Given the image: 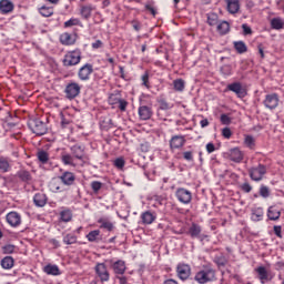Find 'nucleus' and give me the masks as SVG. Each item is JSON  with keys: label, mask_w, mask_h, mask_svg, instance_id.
I'll return each mask as SVG.
<instances>
[{"label": "nucleus", "mask_w": 284, "mask_h": 284, "mask_svg": "<svg viewBox=\"0 0 284 284\" xmlns=\"http://www.w3.org/2000/svg\"><path fill=\"white\" fill-rule=\"evenodd\" d=\"M216 278V271L211 266H205L203 270L195 274V281L200 284H205Z\"/></svg>", "instance_id": "f257e3e1"}, {"label": "nucleus", "mask_w": 284, "mask_h": 284, "mask_svg": "<svg viewBox=\"0 0 284 284\" xmlns=\"http://www.w3.org/2000/svg\"><path fill=\"white\" fill-rule=\"evenodd\" d=\"M64 68H72L73 65H79L81 63V51L75 49L73 51H68L62 60Z\"/></svg>", "instance_id": "f03ea898"}, {"label": "nucleus", "mask_w": 284, "mask_h": 284, "mask_svg": "<svg viewBox=\"0 0 284 284\" xmlns=\"http://www.w3.org/2000/svg\"><path fill=\"white\" fill-rule=\"evenodd\" d=\"M265 174H267V166L264 164H258L257 166L248 169L250 179L256 183L263 181V179H265Z\"/></svg>", "instance_id": "7ed1b4c3"}, {"label": "nucleus", "mask_w": 284, "mask_h": 284, "mask_svg": "<svg viewBox=\"0 0 284 284\" xmlns=\"http://www.w3.org/2000/svg\"><path fill=\"white\" fill-rule=\"evenodd\" d=\"M29 128L32 133L37 134L38 136H43V134L48 133V124L40 119L30 120Z\"/></svg>", "instance_id": "20e7f679"}, {"label": "nucleus", "mask_w": 284, "mask_h": 284, "mask_svg": "<svg viewBox=\"0 0 284 284\" xmlns=\"http://www.w3.org/2000/svg\"><path fill=\"white\" fill-rule=\"evenodd\" d=\"M71 154L81 162V165H85L88 155H85V146L83 144H74L70 148Z\"/></svg>", "instance_id": "39448f33"}, {"label": "nucleus", "mask_w": 284, "mask_h": 284, "mask_svg": "<svg viewBox=\"0 0 284 284\" xmlns=\"http://www.w3.org/2000/svg\"><path fill=\"white\" fill-rule=\"evenodd\" d=\"M64 94L69 101L77 99V97L81 94V84L77 82H69L64 89Z\"/></svg>", "instance_id": "423d86ee"}, {"label": "nucleus", "mask_w": 284, "mask_h": 284, "mask_svg": "<svg viewBox=\"0 0 284 284\" xmlns=\"http://www.w3.org/2000/svg\"><path fill=\"white\" fill-rule=\"evenodd\" d=\"M175 196L180 203H183V205H190L192 203V192L184 187H179L175 191Z\"/></svg>", "instance_id": "0eeeda50"}, {"label": "nucleus", "mask_w": 284, "mask_h": 284, "mask_svg": "<svg viewBox=\"0 0 284 284\" xmlns=\"http://www.w3.org/2000/svg\"><path fill=\"white\" fill-rule=\"evenodd\" d=\"M203 229L201 227V225L196 224V223H192L191 226L189 227L186 234L191 237V239H197L199 241H205V239H207V235L203 234Z\"/></svg>", "instance_id": "6e6552de"}, {"label": "nucleus", "mask_w": 284, "mask_h": 284, "mask_svg": "<svg viewBox=\"0 0 284 284\" xmlns=\"http://www.w3.org/2000/svg\"><path fill=\"white\" fill-rule=\"evenodd\" d=\"M95 274L101 283H108V281H110V271H108L105 263H98L95 265Z\"/></svg>", "instance_id": "1a4fd4ad"}, {"label": "nucleus", "mask_w": 284, "mask_h": 284, "mask_svg": "<svg viewBox=\"0 0 284 284\" xmlns=\"http://www.w3.org/2000/svg\"><path fill=\"white\" fill-rule=\"evenodd\" d=\"M226 90L230 92H234L239 99H245L247 97V91L245 88H243V84L241 82H234L231 84H227Z\"/></svg>", "instance_id": "9d476101"}, {"label": "nucleus", "mask_w": 284, "mask_h": 284, "mask_svg": "<svg viewBox=\"0 0 284 284\" xmlns=\"http://www.w3.org/2000/svg\"><path fill=\"white\" fill-rule=\"evenodd\" d=\"M176 274L181 281H187L192 274V267L189 264L180 263L176 266Z\"/></svg>", "instance_id": "9b49d317"}, {"label": "nucleus", "mask_w": 284, "mask_h": 284, "mask_svg": "<svg viewBox=\"0 0 284 284\" xmlns=\"http://www.w3.org/2000/svg\"><path fill=\"white\" fill-rule=\"evenodd\" d=\"M94 72V67L92 64L87 63L78 71V77L80 81H90L91 74Z\"/></svg>", "instance_id": "f8f14e48"}, {"label": "nucleus", "mask_w": 284, "mask_h": 284, "mask_svg": "<svg viewBox=\"0 0 284 284\" xmlns=\"http://www.w3.org/2000/svg\"><path fill=\"white\" fill-rule=\"evenodd\" d=\"M6 221L11 227H19L21 225V214L17 211H11L6 215Z\"/></svg>", "instance_id": "ddd939ff"}, {"label": "nucleus", "mask_w": 284, "mask_h": 284, "mask_svg": "<svg viewBox=\"0 0 284 284\" xmlns=\"http://www.w3.org/2000/svg\"><path fill=\"white\" fill-rule=\"evenodd\" d=\"M278 101H280L278 95L276 93H271L265 95L263 104L268 110H276V108H278Z\"/></svg>", "instance_id": "4468645a"}, {"label": "nucleus", "mask_w": 284, "mask_h": 284, "mask_svg": "<svg viewBox=\"0 0 284 284\" xmlns=\"http://www.w3.org/2000/svg\"><path fill=\"white\" fill-rule=\"evenodd\" d=\"M58 179L59 181H61L63 185H67V187H70L74 185V182L77 181V175H74V173L70 171H64L60 176H58Z\"/></svg>", "instance_id": "2eb2a0df"}, {"label": "nucleus", "mask_w": 284, "mask_h": 284, "mask_svg": "<svg viewBox=\"0 0 284 284\" xmlns=\"http://www.w3.org/2000/svg\"><path fill=\"white\" fill-rule=\"evenodd\" d=\"M227 156L230 161H233V163H243V159H245V152L241 151L239 148H234L227 152Z\"/></svg>", "instance_id": "dca6fc26"}, {"label": "nucleus", "mask_w": 284, "mask_h": 284, "mask_svg": "<svg viewBox=\"0 0 284 284\" xmlns=\"http://www.w3.org/2000/svg\"><path fill=\"white\" fill-rule=\"evenodd\" d=\"M185 141L184 135H173L170 140L171 150H181L185 145Z\"/></svg>", "instance_id": "f3484780"}, {"label": "nucleus", "mask_w": 284, "mask_h": 284, "mask_svg": "<svg viewBox=\"0 0 284 284\" xmlns=\"http://www.w3.org/2000/svg\"><path fill=\"white\" fill-rule=\"evenodd\" d=\"M111 267L116 276H123V274H125V270H128V267L125 266V261L123 260H118L113 262Z\"/></svg>", "instance_id": "a211bd4d"}, {"label": "nucleus", "mask_w": 284, "mask_h": 284, "mask_svg": "<svg viewBox=\"0 0 284 284\" xmlns=\"http://www.w3.org/2000/svg\"><path fill=\"white\" fill-rule=\"evenodd\" d=\"M226 4V10L230 14H237L239 10H241V1L240 0H224Z\"/></svg>", "instance_id": "6ab92c4d"}, {"label": "nucleus", "mask_w": 284, "mask_h": 284, "mask_svg": "<svg viewBox=\"0 0 284 284\" xmlns=\"http://www.w3.org/2000/svg\"><path fill=\"white\" fill-rule=\"evenodd\" d=\"M95 8L92 4H81L80 6V14L82 17V19H85L88 21V19H90V17H92V12H94Z\"/></svg>", "instance_id": "aec40b11"}, {"label": "nucleus", "mask_w": 284, "mask_h": 284, "mask_svg": "<svg viewBox=\"0 0 284 284\" xmlns=\"http://www.w3.org/2000/svg\"><path fill=\"white\" fill-rule=\"evenodd\" d=\"M141 221L143 225H152V223L156 221V213L145 211L141 214Z\"/></svg>", "instance_id": "412c9836"}, {"label": "nucleus", "mask_w": 284, "mask_h": 284, "mask_svg": "<svg viewBox=\"0 0 284 284\" xmlns=\"http://www.w3.org/2000/svg\"><path fill=\"white\" fill-rule=\"evenodd\" d=\"M152 108L148 105H142L139 108V116L142 121H149V119H152Z\"/></svg>", "instance_id": "4be33fe9"}, {"label": "nucleus", "mask_w": 284, "mask_h": 284, "mask_svg": "<svg viewBox=\"0 0 284 284\" xmlns=\"http://www.w3.org/2000/svg\"><path fill=\"white\" fill-rule=\"evenodd\" d=\"M14 10V3L10 0L0 1V12L1 14H10Z\"/></svg>", "instance_id": "5701e85b"}, {"label": "nucleus", "mask_w": 284, "mask_h": 284, "mask_svg": "<svg viewBox=\"0 0 284 284\" xmlns=\"http://www.w3.org/2000/svg\"><path fill=\"white\" fill-rule=\"evenodd\" d=\"M60 42L62 45H74L77 43V36H72L68 32L60 36Z\"/></svg>", "instance_id": "b1692460"}, {"label": "nucleus", "mask_w": 284, "mask_h": 284, "mask_svg": "<svg viewBox=\"0 0 284 284\" xmlns=\"http://www.w3.org/2000/svg\"><path fill=\"white\" fill-rule=\"evenodd\" d=\"M17 179L21 180L22 183H30L32 181V174L30 171L21 169L16 173Z\"/></svg>", "instance_id": "393cba45"}, {"label": "nucleus", "mask_w": 284, "mask_h": 284, "mask_svg": "<svg viewBox=\"0 0 284 284\" xmlns=\"http://www.w3.org/2000/svg\"><path fill=\"white\" fill-rule=\"evenodd\" d=\"M267 216L270 221H278V219H281V210L278 209V206H270L267 210Z\"/></svg>", "instance_id": "a878e982"}, {"label": "nucleus", "mask_w": 284, "mask_h": 284, "mask_svg": "<svg viewBox=\"0 0 284 284\" xmlns=\"http://www.w3.org/2000/svg\"><path fill=\"white\" fill-rule=\"evenodd\" d=\"M256 274H258V278L262 284H265V281H270V272L265 266H258L255 268Z\"/></svg>", "instance_id": "bb28decb"}, {"label": "nucleus", "mask_w": 284, "mask_h": 284, "mask_svg": "<svg viewBox=\"0 0 284 284\" xmlns=\"http://www.w3.org/2000/svg\"><path fill=\"white\" fill-rule=\"evenodd\" d=\"M77 158L70 153H62L61 161L63 165H70L71 168H77V163L74 162Z\"/></svg>", "instance_id": "cd10ccee"}, {"label": "nucleus", "mask_w": 284, "mask_h": 284, "mask_svg": "<svg viewBox=\"0 0 284 284\" xmlns=\"http://www.w3.org/2000/svg\"><path fill=\"white\" fill-rule=\"evenodd\" d=\"M33 203L37 207H44L45 203H48V197L43 193H37L33 196Z\"/></svg>", "instance_id": "c85d7f7f"}, {"label": "nucleus", "mask_w": 284, "mask_h": 284, "mask_svg": "<svg viewBox=\"0 0 284 284\" xmlns=\"http://www.w3.org/2000/svg\"><path fill=\"white\" fill-rule=\"evenodd\" d=\"M44 273L50 276H61V271L59 270L58 265L48 264L43 268Z\"/></svg>", "instance_id": "c756f323"}, {"label": "nucleus", "mask_w": 284, "mask_h": 284, "mask_svg": "<svg viewBox=\"0 0 284 284\" xmlns=\"http://www.w3.org/2000/svg\"><path fill=\"white\" fill-rule=\"evenodd\" d=\"M98 223L100 224L101 230H106L108 232H112V230H114V223H112L108 219L102 217L98 220Z\"/></svg>", "instance_id": "7c9ffc66"}, {"label": "nucleus", "mask_w": 284, "mask_h": 284, "mask_svg": "<svg viewBox=\"0 0 284 284\" xmlns=\"http://www.w3.org/2000/svg\"><path fill=\"white\" fill-rule=\"evenodd\" d=\"M1 267H3V270H12V267H14V258H12V256H6L2 258Z\"/></svg>", "instance_id": "2f4dec72"}, {"label": "nucleus", "mask_w": 284, "mask_h": 284, "mask_svg": "<svg viewBox=\"0 0 284 284\" xmlns=\"http://www.w3.org/2000/svg\"><path fill=\"white\" fill-rule=\"evenodd\" d=\"M233 45L237 54H245V52H247V44L243 41H235Z\"/></svg>", "instance_id": "473e14b6"}, {"label": "nucleus", "mask_w": 284, "mask_h": 284, "mask_svg": "<svg viewBox=\"0 0 284 284\" xmlns=\"http://www.w3.org/2000/svg\"><path fill=\"white\" fill-rule=\"evenodd\" d=\"M60 219L63 223H70L72 221V211L70 209H64L60 212Z\"/></svg>", "instance_id": "72a5a7b5"}, {"label": "nucleus", "mask_w": 284, "mask_h": 284, "mask_svg": "<svg viewBox=\"0 0 284 284\" xmlns=\"http://www.w3.org/2000/svg\"><path fill=\"white\" fill-rule=\"evenodd\" d=\"M271 27L273 30H283L284 21L281 18H273L271 20Z\"/></svg>", "instance_id": "f704fd0d"}, {"label": "nucleus", "mask_w": 284, "mask_h": 284, "mask_svg": "<svg viewBox=\"0 0 284 284\" xmlns=\"http://www.w3.org/2000/svg\"><path fill=\"white\" fill-rule=\"evenodd\" d=\"M173 89L175 92H183L185 90V80L176 79L173 81Z\"/></svg>", "instance_id": "c9c22d12"}, {"label": "nucleus", "mask_w": 284, "mask_h": 284, "mask_svg": "<svg viewBox=\"0 0 284 284\" xmlns=\"http://www.w3.org/2000/svg\"><path fill=\"white\" fill-rule=\"evenodd\" d=\"M99 236H101V231L94 230L89 232L87 239L90 243H97L99 241Z\"/></svg>", "instance_id": "e433bc0d"}, {"label": "nucleus", "mask_w": 284, "mask_h": 284, "mask_svg": "<svg viewBox=\"0 0 284 284\" xmlns=\"http://www.w3.org/2000/svg\"><path fill=\"white\" fill-rule=\"evenodd\" d=\"M78 237L77 235L72 234V233H68L67 235L63 236V243L65 245H74V243H77Z\"/></svg>", "instance_id": "4c0bfd02"}, {"label": "nucleus", "mask_w": 284, "mask_h": 284, "mask_svg": "<svg viewBox=\"0 0 284 284\" xmlns=\"http://www.w3.org/2000/svg\"><path fill=\"white\" fill-rule=\"evenodd\" d=\"M217 32L220 34H227V32H230V23L227 21H222L217 24Z\"/></svg>", "instance_id": "58836bf2"}, {"label": "nucleus", "mask_w": 284, "mask_h": 284, "mask_svg": "<svg viewBox=\"0 0 284 284\" xmlns=\"http://www.w3.org/2000/svg\"><path fill=\"white\" fill-rule=\"evenodd\" d=\"M252 221H263V207H257L252 211Z\"/></svg>", "instance_id": "ea45409f"}, {"label": "nucleus", "mask_w": 284, "mask_h": 284, "mask_svg": "<svg viewBox=\"0 0 284 284\" xmlns=\"http://www.w3.org/2000/svg\"><path fill=\"white\" fill-rule=\"evenodd\" d=\"M0 172H10V161L7 158H0Z\"/></svg>", "instance_id": "a19ab883"}, {"label": "nucleus", "mask_w": 284, "mask_h": 284, "mask_svg": "<svg viewBox=\"0 0 284 284\" xmlns=\"http://www.w3.org/2000/svg\"><path fill=\"white\" fill-rule=\"evenodd\" d=\"M39 12L42 17H52V14H54V9L52 7H41Z\"/></svg>", "instance_id": "79ce46f5"}, {"label": "nucleus", "mask_w": 284, "mask_h": 284, "mask_svg": "<svg viewBox=\"0 0 284 284\" xmlns=\"http://www.w3.org/2000/svg\"><path fill=\"white\" fill-rule=\"evenodd\" d=\"M37 158L40 161V163H43V164H45V163H48V161H50V154H48V152H45V151H39L37 153Z\"/></svg>", "instance_id": "37998d69"}, {"label": "nucleus", "mask_w": 284, "mask_h": 284, "mask_svg": "<svg viewBox=\"0 0 284 284\" xmlns=\"http://www.w3.org/2000/svg\"><path fill=\"white\" fill-rule=\"evenodd\" d=\"M214 263L217 265V267H225V265H227V258L225 255L215 256Z\"/></svg>", "instance_id": "c03bdc74"}, {"label": "nucleus", "mask_w": 284, "mask_h": 284, "mask_svg": "<svg viewBox=\"0 0 284 284\" xmlns=\"http://www.w3.org/2000/svg\"><path fill=\"white\" fill-rule=\"evenodd\" d=\"M244 145H246V148H248L250 150H254V145H256L254 136L245 135V138H244Z\"/></svg>", "instance_id": "a18cd8bd"}, {"label": "nucleus", "mask_w": 284, "mask_h": 284, "mask_svg": "<svg viewBox=\"0 0 284 284\" xmlns=\"http://www.w3.org/2000/svg\"><path fill=\"white\" fill-rule=\"evenodd\" d=\"M103 187V183L100 181H93L91 182V190L93 193L99 194L101 192V189Z\"/></svg>", "instance_id": "49530a36"}, {"label": "nucleus", "mask_w": 284, "mask_h": 284, "mask_svg": "<svg viewBox=\"0 0 284 284\" xmlns=\"http://www.w3.org/2000/svg\"><path fill=\"white\" fill-rule=\"evenodd\" d=\"M207 23L209 26H216L219 23V16L216 13H209Z\"/></svg>", "instance_id": "de8ad7c7"}, {"label": "nucleus", "mask_w": 284, "mask_h": 284, "mask_svg": "<svg viewBox=\"0 0 284 284\" xmlns=\"http://www.w3.org/2000/svg\"><path fill=\"white\" fill-rule=\"evenodd\" d=\"M50 190L51 192H62L61 184H59V181L52 180L50 183Z\"/></svg>", "instance_id": "09e8293b"}, {"label": "nucleus", "mask_w": 284, "mask_h": 284, "mask_svg": "<svg viewBox=\"0 0 284 284\" xmlns=\"http://www.w3.org/2000/svg\"><path fill=\"white\" fill-rule=\"evenodd\" d=\"M72 26H81V20L78 18H71L64 22V28H72Z\"/></svg>", "instance_id": "8fccbe9b"}, {"label": "nucleus", "mask_w": 284, "mask_h": 284, "mask_svg": "<svg viewBox=\"0 0 284 284\" xmlns=\"http://www.w3.org/2000/svg\"><path fill=\"white\" fill-rule=\"evenodd\" d=\"M16 250H17V246H14L13 244H7L2 246L3 254H14Z\"/></svg>", "instance_id": "3c124183"}, {"label": "nucleus", "mask_w": 284, "mask_h": 284, "mask_svg": "<svg viewBox=\"0 0 284 284\" xmlns=\"http://www.w3.org/2000/svg\"><path fill=\"white\" fill-rule=\"evenodd\" d=\"M115 103H119V110H121V112H125V110L128 108V101L119 98V99H116Z\"/></svg>", "instance_id": "603ef678"}, {"label": "nucleus", "mask_w": 284, "mask_h": 284, "mask_svg": "<svg viewBox=\"0 0 284 284\" xmlns=\"http://www.w3.org/2000/svg\"><path fill=\"white\" fill-rule=\"evenodd\" d=\"M260 195L263 197V199H268L270 196V187L265 186V185H262L260 187Z\"/></svg>", "instance_id": "864d4df0"}, {"label": "nucleus", "mask_w": 284, "mask_h": 284, "mask_svg": "<svg viewBox=\"0 0 284 284\" xmlns=\"http://www.w3.org/2000/svg\"><path fill=\"white\" fill-rule=\"evenodd\" d=\"M141 79L142 85H144V88H150V73L148 71L144 72Z\"/></svg>", "instance_id": "5fc2aeb1"}, {"label": "nucleus", "mask_w": 284, "mask_h": 284, "mask_svg": "<svg viewBox=\"0 0 284 284\" xmlns=\"http://www.w3.org/2000/svg\"><path fill=\"white\" fill-rule=\"evenodd\" d=\"M220 121L223 125H230V123H232V118H230V115L223 113L220 118Z\"/></svg>", "instance_id": "6e6d98bb"}, {"label": "nucleus", "mask_w": 284, "mask_h": 284, "mask_svg": "<svg viewBox=\"0 0 284 284\" xmlns=\"http://www.w3.org/2000/svg\"><path fill=\"white\" fill-rule=\"evenodd\" d=\"M114 165L118 170H123V168H125V160H123V158H118L114 161Z\"/></svg>", "instance_id": "4d7b16f0"}, {"label": "nucleus", "mask_w": 284, "mask_h": 284, "mask_svg": "<svg viewBox=\"0 0 284 284\" xmlns=\"http://www.w3.org/2000/svg\"><path fill=\"white\" fill-rule=\"evenodd\" d=\"M159 103H160V110H170V108H172L170 103L165 101V99L159 100Z\"/></svg>", "instance_id": "13d9d810"}, {"label": "nucleus", "mask_w": 284, "mask_h": 284, "mask_svg": "<svg viewBox=\"0 0 284 284\" xmlns=\"http://www.w3.org/2000/svg\"><path fill=\"white\" fill-rule=\"evenodd\" d=\"M222 136L224 139H232V130L227 126L222 129Z\"/></svg>", "instance_id": "bf43d9fd"}, {"label": "nucleus", "mask_w": 284, "mask_h": 284, "mask_svg": "<svg viewBox=\"0 0 284 284\" xmlns=\"http://www.w3.org/2000/svg\"><path fill=\"white\" fill-rule=\"evenodd\" d=\"M241 190L242 192L250 194V192H252V185L248 182H245L241 185Z\"/></svg>", "instance_id": "052dcab7"}, {"label": "nucleus", "mask_w": 284, "mask_h": 284, "mask_svg": "<svg viewBox=\"0 0 284 284\" xmlns=\"http://www.w3.org/2000/svg\"><path fill=\"white\" fill-rule=\"evenodd\" d=\"M183 159L185 161H194V154L192 153V151H185L183 153Z\"/></svg>", "instance_id": "680f3d73"}, {"label": "nucleus", "mask_w": 284, "mask_h": 284, "mask_svg": "<svg viewBox=\"0 0 284 284\" xmlns=\"http://www.w3.org/2000/svg\"><path fill=\"white\" fill-rule=\"evenodd\" d=\"M91 48L93 50H99L100 48H103V41L97 40L95 42H92Z\"/></svg>", "instance_id": "e2e57ef3"}, {"label": "nucleus", "mask_w": 284, "mask_h": 284, "mask_svg": "<svg viewBox=\"0 0 284 284\" xmlns=\"http://www.w3.org/2000/svg\"><path fill=\"white\" fill-rule=\"evenodd\" d=\"M206 152H207L209 154H212V152H216V146L214 145V143L209 142V143L206 144Z\"/></svg>", "instance_id": "0e129e2a"}, {"label": "nucleus", "mask_w": 284, "mask_h": 284, "mask_svg": "<svg viewBox=\"0 0 284 284\" xmlns=\"http://www.w3.org/2000/svg\"><path fill=\"white\" fill-rule=\"evenodd\" d=\"M145 10H148L152 17H156V9L152 4H145Z\"/></svg>", "instance_id": "69168bd1"}, {"label": "nucleus", "mask_w": 284, "mask_h": 284, "mask_svg": "<svg viewBox=\"0 0 284 284\" xmlns=\"http://www.w3.org/2000/svg\"><path fill=\"white\" fill-rule=\"evenodd\" d=\"M274 234L278 237V239H283V234H282V227L281 226H274Z\"/></svg>", "instance_id": "338daca9"}, {"label": "nucleus", "mask_w": 284, "mask_h": 284, "mask_svg": "<svg viewBox=\"0 0 284 284\" xmlns=\"http://www.w3.org/2000/svg\"><path fill=\"white\" fill-rule=\"evenodd\" d=\"M242 30L244 34H252V28H250L247 24H242Z\"/></svg>", "instance_id": "774afa93"}]
</instances>
